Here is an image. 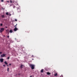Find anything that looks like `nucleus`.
Masks as SVG:
<instances>
[{
  "instance_id": "19",
  "label": "nucleus",
  "mask_w": 77,
  "mask_h": 77,
  "mask_svg": "<svg viewBox=\"0 0 77 77\" xmlns=\"http://www.w3.org/2000/svg\"><path fill=\"white\" fill-rule=\"evenodd\" d=\"M8 15H9V16H11V14H9Z\"/></svg>"
},
{
  "instance_id": "5",
  "label": "nucleus",
  "mask_w": 77,
  "mask_h": 77,
  "mask_svg": "<svg viewBox=\"0 0 77 77\" xmlns=\"http://www.w3.org/2000/svg\"><path fill=\"white\" fill-rule=\"evenodd\" d=\"M17 11L18 12H21V10L19 8H17Z\"/></svg>"
},
{
  "instance_id": "14",
  "label": "nucleus",
  "mask_w": 77,
  "mask_h": 77,
  "mask_svg": "<svg viewBox=\"0 0 77 77\" xmlns=\"http://www.w3.org/2000/svg\"><path fill=\"white\" fill-rule=\"evenodd\" d=\"M2 18H5V15H2Z\"/></svg>"
},
{
  "instance_id": "16",
  "label": "nucleus",
  "mask_w": 77,
  "mask_h": 77,
  "mask_svg": "<svg viewBox=\"0 0 77 77\" xmlns=\"http://www.w3.org/2000/svg\"><path fill=\"white\" fill-rule=\"evenodd\" d=\"M3 26V24H2V23H1V24H0V26Z\"/></svg>"
},
{
  "instance_id": "24",
  "label": "nucleus",
  "mask_w": 77,
  "mask_h": 77,
  "mask_svg": "<svg viewBox=\"0 0 77 77\" xmlns=\"http://www.w3.org/2000/svg\"><path fill=\"white\" fill-rule=\"evenodd\" d=\"M10 0L11 1H10V2L11 3H12V1H11V0Z\"/></svg>"
},
{
  "instance_id": "17",
  "label": "nucleus",
  "mask_w": 77,
  "mask_h": 77,
  "mask_svg": "<svg viewBox=\"0 0 77 77\" xmlns=\"http://www.w3.org/2000/svg\"><path fill=\"white\" fill-rule=\"evenodd\" d=\"M9 68H8L7 69L8 71H9Z\"/></svg>"
},
{
  "instance_id": "26",
  "label": "nucleus",
  "mask_w": 77,
  "mask_h": 77,
  "mask_svg": "<svg viewBox=\"0 0 77 77\" xmlns=\"http://www.w3.org/2000/svg\"><path fill=\"white\" fill-rule=\"evenodd\" d=\"M15 21H17V19H15Z\"/></svg>"
},
{
  "instance_id": "3",
  "label": "nucleus",
  "mask_w": 77,
  "mask_h": 77,
  "mask_svg": "<svg viewBox=\"0 0 77 77\" xmlns=\"http://www.w3.org/2000/svg\"><path fill=\"white\" fill-rule=\"evenodd\" d=\"M6 56V54H3L1 55V57H4Z\"/></svg>"
},
{
  "instance_id": "31",
  "label": "nucleus",
  "mask_w": 77,
  "mask_h": 77,
  "mask_svg": "<svg viewBox=\"0 0 77 77\" xmlns=\"http://www.w3.org/2000/svg\"><path fill=\"white\" fill-rule=\"evenodd\" d=\"M9 65H10V66H11V64H9Z\"/></svg>"
},
{
  "instance_id": "10",
  "label": "nucleus",
  "mask_w": 77,
  "mask_h": 77,
  "mask_svg": "<svg viewBox=\"0 0 77 77\" xmlns=\"http://www.w3.org/2000/svg\"><path fill=\"white\" fill-rule=\"evenodd\" d=\"M12 32H13V31H12V30H10V33H12Z\"/></svg>"
},
{
  "instance_id": "7",
  "label": "nucleus",
  "mask_w": 77,
  "mask_h": 77,
  "mask_svg": "<svg viewBox=\"0 0 77 77\" xmlns=\"http://www.w3.org/2000/svg\"><path fill=\"white\" fill-rule=\"evenodd\" d=\"M41 72H42V73L44 72V69H42L41 70Z\"/></svg>"
},
{
  "instance_id": "9",
  "label": "nucleus",
  "mask_w": 77,
  "mask_h": 77,
  "mask_svg": "<svg viewBox=\"0 0 77 77\" xmlns=\"http://www.w3.org/2000/svg\"><path fill=\"white\" fill-rule=\"evenodd\" d=\"M4 63H5V65H8V63H7V62L6 61H5L4 62Z\"/></svg>"
},
{
  "instance_id": "34",
  "label": "nucleus",
  "mask_w": 77,
  "mask_h": 77,
  "mask_svg": "<svg viewBox=\"0 0 77 77\" xmlns=\"http://www.w3.org/2000/svg\"><path fill=\"white\" fill-rule=\"evenodd\" d=\"M32 76H30V77H32Z\"/></svg>"
},
{
  "instance_id": "33",
  "label": "nucleus",
  "mask_w": 77,
  "mask_h": 77,
  "mask_svg": "<svg viewBox=\"0 0 77 77\" xmlns=\"http://www.w3.org/2000/svg\"><path fill=\"white\" fill-rule=\"evenodd\" d=\"M16 26H17V24H16Z\"/></svg>"
},
{
  "instance_id": "21",
  "label": "nucleus",
  "mask_w": 77,
  "mask_h": 77,
  "mask_svg": "<svg viewBox=\"0 0 77 77\" xmlns=\"http://www.w3.org/2000/svg\"><path fill=\"white\" fill-rule=\"evenodd\" d=\"M15 8V5H14V7H13V8L14 9V8Z\"/></svg>"
},
{
  "instance_id": "8",
  "label": "nucleus",
  "mask_w": 77,
  "mask_h": 77,
  "mask_svg": "<svg viewBox=\"0 0 77 77\" xmlns=\"http://www.w3.org/2000/svg\"><path fill=\"white\" fill-rule=\"evenodd\" d=\"M47 75H50L51 74V73H50L49 72H47Z\"/></svg>"
},
{
  "instance_id": "28",
  "label": "nucleus",
  "mask_w": 77,
  "mask_h": 77,
  "mask_svg": "<svg viewBox=\"0 0 77 77\" xmlns=\"http://www.w3.org/2000/svg\"><path fill=\"white\" fill-rule=\"evenodd\" d=\"M32 57H34L33 55H32Z\"/></svg>"
},
{
  "instance_id": "27",
  "label": "nucleus",
  "mask_w": 77,
  "mask_h": 77,
  "mask_svg": "<svg viewBox=\"0 0 77 77\" xmlns=\"http://www.w3.org/2000/svg\"><path fill=\"white\" fill-rule=\"evenodd\" d=\"M7 33H8V34L9 35V32H7Z\"/></svg>"
},
{
  "instance_id": "32",
  "label": "nucleus",
  "mask_w": 77,
  "mask_h": 77,
  "mask_svg": "<svg viewBox=\"0 0 77 77\" xmlns=\"http://www.w3.org/2000/svg\"><path fill=\"white\" fill-rule=\"evenodd\" d=\"M9 66V65H7V66Z\"/></svg>"
},
{
  "instance_id": "30",
  "label": "nucleus",
  "mask_w": 77,
  "mask_h": 77,
  "mask_svg": "<svg viewBox=\"0 0 77 77\" xmlns=\"http://www.w3.org/2000/svg\"><path fill=\"white\" fill-rule=\"evenodd\" d=\"M7 2L8 3H9V1H7Z\"/></svg>"
},
{
  "instance_id": "22",
  "label": "nucleus",
  "mask_w": 77,
  "mask_h": 77,
  "mask_svg": "<svg viewBox=\"0 0 77 77\" xmlns=\"http://www.w3.org/2000/svg\"><path fill=\"white\" fill-rule=\"evenodd\" d=\"M7 37H8V38H9V35H8V36H7Z\"/></svg>"
},
{
  "instance_id": "25",
  "label": "nucleus",
  "mask_w": 77,
  "mask_h": 77,
  "mask_svg": "<svg viewBox=\"0 0 77 77\" xmlns=\"http://www.w3.org/2000/svg\"><path fill=\"white\" fill-rule=\"evenodd\" d=\"M3 66H6V65H3Z\"/></svg>"
},
{
  "instance_id": "13",
  "label": "nucleus",
  "mask_w": 77,
  "mask_h": 77,
  "mask_svg": "<svg viewBox=\"0 0 77 77\" xmlns=\"http://www.w3.org/2000/svg\"><path fill=\"white\" fill-rule=\"evenodd\" d=\"M23 65H21V66H20L21 68H23Z\"/></svg>"
},
{
  "instance_id": "12",
  "label": "nucleus",
  "mask_w": 77,
  "mask_h": 77,
  "mask_svg": "<svg viewBox=\"0 0 77 77\" xmlns=\"http://www.w3.org/2000/svg\"><path fill=\"white\" fill-rule=\"evenodd\" d=\"M6 32L8 33V32H9V30L8 29H7L6 30Z\"/></svg>"
},
{
  "instance_id": "4",
  "label": "nucleus",
  "mask_w": 77,
  "mask_h": 77,
  "mask_svg": "<svg viewBox=\"0 0 77 77\" xmlns=\"http://www.w3.org/2000/svg\"><path fill=\"white\" fill-rule=\"evenodd\" d=\"M3 58H1L0 59V61L1 62H3Z\"/></svg>"
},
{
  "instance_id": "15",
  "label": "nucleus",
  "mask_w": 77,
  "mask_h": 77,
  "mask_svg": "<svg viewBox=\"0 0 77 77\" xmlns=\"http://www.w3.org/2000/svg\"><path fill=\"white\" fill-rule=\"evenodd\" d=\"M9 14H8V12H7L6 13V15H8Z\"/></svg>"
},
{
  "instance_id": "2",
  "label": "nucleus",
  "mask_w": 77,
  "mask_h": 77,
  "mask_svg": "<svg viewBox=\"0 0 77 77\" xmlns=\"http://www.w3.org/2000/svg\"><path fill=\"white\" fill-rule=\"evenodd\" d=\"M4 30L5 29L3 28H1L0 30L1 33L3 32Z\"/></svg>"
},
{
  "instance_id": "29",
  "label": "nucleus",
  "mask_w": 77,
  "mask_h": 77,
  "mask_svg": "<svg viewBox=\"0 0 77 77\" xmlns=\"http://www.w3.org/2000/svg\"><path fill=\"white\" fill-rule=\"evenodd\" d=\"M1 2H3V0H2Z\"/></svg>"
},
{
  "instance_id": "35",
  "label": "nucleus",
  "mask_w": 77,
  "mask_h": 77,
  "mask_svg": "<svg viewBox=\"0 0 77 77\" xmlns=\"http://www.w3.org/2000/svg\"><path fill=\"white\" fill-rule=\"evenodd\" d=\"M6 28H7V27H6Z\"/></svg>"
},
{
  "instance_id": "23",
  "label": "nucleus",
  "mask_w": 77,
  "mask_h": 77,
  "mask_svg": "<svg viewBox=\"0 0 77 77\" xmlns=\"http://www.w3.org/2000/svg\"><path fill=\"white\" fill-rule=\"evenodd\" d=\"M1 54H2V52H0V55Z\"/></svg>"
},
{
  "instance_id": "6",
  "label": "nucleus",
  "mask_w": 77,
  "mask_h": 77,
  "mask_svg": "<svg viewBox=\"0 0 77 77\" xmlns=\"http://www.w3.org/2000/svg\"><path fill=\"white\" fill-rule=\"evenodd\" d=\"M14 31H17V30H18V29L17 27H15V28L14 29Z\"/></svg>"
},
{
  "instance_id": "20",
  "label": "nucleus",
  "mask_w": 77,
  "mask_h": 77,
  "mask_svg": "<svg viewBox=\"0 0 77 77\" xmlns=\"http://www.w3.org/2000/svg\"><path fill=\"white\" fill-rule=\"evenodd\" d=\"M17 25H15V26H14V27H17Z\"/></svg>"
},
{
  "instance_id": "1",
  "label": "nucleus",
  "mask_w": 77,
  "mask_h": 77,
  "mask_svg": "<svg viewBox=\"0 0 77 77\" xmlns=\"http://www.w3.org/2000/svg\"><path fill=\"white\" fill-rule=\"evenodd\" d=\"M29 66L31 68V69H35V65L32 64L29 65Z\"/></svg>"
},
{
  "instance_id": "11",
  "label": "nucleus",
  "mask_w": 77,
  "mask_h": 77,
  "mask_svg": "<svg viewBox=\"0 0 77 77\" xmlns=\"http://www.w3.org/2000/svg\"><path fill=\"white\" fill-rule=\"evenodd\" d=\"M57 75V73H56L55 74H54V76H56Z\"/></svg>"
},
{
  "instance_id": "18",
  "label": "nucleus",
  "mask_w": 77,
  "mask_h": 77,
  "mask_svg": "<svg viewBox=\"0 0 77 77\" xmlns=\"http://www.w3.org/2000/svg\"><path fill=\"white\" fill-rule=\"evenodd\" d=\"M10 57H8V58H7V59H10Z\"/></svg>"
}]
</instances>
